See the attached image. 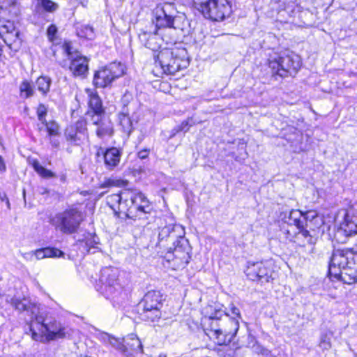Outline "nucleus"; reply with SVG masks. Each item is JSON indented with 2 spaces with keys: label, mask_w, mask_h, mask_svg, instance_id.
Wrapping results in <instances>:
<instances>
[{
  "label": "nucleus",
  "mask_w": 357,
  "mask_h": 357,
  "mask_svg": "<svg viewBox=\"0 0 357 357\" xmlns=\"http://www.w3.org/2000/svg\"><path fill=\"white\" fill-rule=\"evenodd\" d=\"M124 196V190L122 191L120 194H114L108 197L109 202L113 204L112 207L114 206V204H117L119 206V210L122 212L121 204L125 202Z\"/></svg>",
  "instance_id": "36"
},
{
  "label": "nucleus",
  "mask_w": 357,
  "mask_h": 357,
  "mask_svg": "<svg viewBox=\"0 0 357 357\" xmlns=\"http://www.w3.org/2000/svg\"><path fill=\"white\" fill-rule=\"evenodd\" d=\"M153 316V310H145L144 309L143 317L144 319L146 321H150L151 322H154L158 319H152L151 317Z\"/></svg>",
  "instance_id": "45"
},
{
  "label": "nucleus",
  "mask_w": 357,
  "mask_h": 357,
  "mask_svg": "<svg viewBox=\"0 0 357 357\" xmlns=\"http://www.w3.org/2000/svg\"><path fill=\"white\" fill-rule=\"evenodd\" d=\"M87 115L91 117V122L95 127L100 124L103 120L107 119L105 115V112H95L94 111H89Z\"/></svg>",
  "instance_id": "31"
},
{
  "label": "nucleus",
  "mask_w": 357,
  "mask_h": 357,
  "mask_svg": "<svg viewBox=\"0 0 357 357\" xmlns=\"http://www.w3.org/2000/svg\"><path fill=\"white\" fill-rule=\"evenodd\" d=\"M155 63L159 64L165 73L174 75L189 65L187 51L178 47L164 48L156 56Z\"/></svg>",
  "instance_id": "6"
},
{
  "label": "nucleus",
  "mask_w": 357,
  "mask_h": 357,
  "mask_svg": "<svg viewBox=\"0 0 357 357\" xmlns=\"http://www.w3.org/2000/svg\"><path fill=\"white\" fill-rule=\"evenodd\" d=\"M82 220V213L76 208H68L56 214L54 219L56 227L67 234L76 232Z\"/></svg>",
  "instance_id": "11"
},
{
  "label": "nucleus",
  "mask_w": 357,
  "mask_h": 357,
  "mask_svg": "<svg viewBox=\"0 0 357 357\" xmlns=\"http://www.w3.org/2000/svg\"><path fill=\"white\" fill-rule=\"evenodd\" d=\"M20 92L22 98H29L33 96L34 89L30 82L24 80L20 85Z\"/></svg>",
  "instance_id": "30"
},
{
  "label": "nucleus",
  "mask_w": 357,
  "mask_h": 357,
  "mask_svg": "<svg viewBox=\"0 0 357 357\" xmlns=\"http://www.w3.org/2000/svg\"><path fill=\"white\" fill-rule=\"evenodd\" d=\"M119 123L123 131L130 134L133 129V122L129 116L128 114L122 112L119 114Z\"/></svg>",
  "instance_id": "26"
},
{
  "label": "nucleus",
  "mask_w": 357,
  "mask_h": 357,
  "mask_svg": "<svg viewBox=\"0 0 357 357\" xmlns=\"http://www.w3.org/2000/svg\"><path fill=\"white\" fill-rule=\"evenodd\" d=\"M119 271L114 267H105L101 270L100 282V293L114 303L119 304L125 294L118 282Z\"/></svg>",
  "instance_id": "7"
},
{
  "label": "nucleus",
  "mask_w": 357,
  "mask_h": 357,
  "mask_svg": "<svg viewBox=\"0 0 357 357\" xmlns=\"http://www.w3.org/2000/svg\"><path fill=\"white\" fill-rule=\"evenodd\" d=\"M273 266L271 260L250 261L248 262L245 274L250 280L261 283L268 282L275 278V273L273 271Z\"/></svg>",
  "instance_id": "12"
},
{
  "label": "nucleus",
  "mask_w": 357,
  "mask_h": 357,
  "mask_svg": "<svg viewBox=\"0 0 357 357\" xmlns=\"http://www.w3.org/2000/svg\"><path fill=\"white\" fill-rule=\"evenodd\" d=\"M157 31H158V30ZM158 34H160L158 32L153 34L143 32L139 34V37L140 40L144 43V45L147 48L155 50L159 47V45L157 44V40H159L158 37Z\"/></svg>",
  "instance_id": "25"
},
{
  "label": "nucleus",
  "mask_w": 357,
  "mask_h": 357,
  "mask_svg": "<svg viewBox=\"0 0 357 357\" xmlns=\"http://www.w3.org/2000/svg\"><path fill=\"white\" fill-rule=\"evenodd\" d=\"M155 26L158 29L161 28H174L176 20L177 10L174 3L164 2L157 6L154 11Z\"/></svg>",
  "instance_id": "15"
},
{
  "label": "nucleus",
  "mask_w": 357,
  "mask_h": 357,
  "mask_svg": "<svg viewBox=\"0 0 357 357\" xmlns=\"http://www.w3.org/2000/svg\"><path fill=\"white\" fill-rule=\"evenodd\" d=\"M109 345L124 354H126V351L128 349L127 346L124 344L123 339H118L113 336L110 341Z\"/></svg>",
  "instance_id": "37"
},
{
  "label": "nucleus",
  "mask_w": 357,
  "mask_h": 357,
  "mask_svg": "<svg viewBox=\"0 0 357 357\" xmlns=\"http://www.w3.org/2000/svg\"><path fill=\"white\" fill-rule=\"evenodd\" d=\"M316 216L314 212L303 213L299 210H291L288 215L284 214L282 220L283 225L281 230L284 234L286 238L290 241L298 243L302 246L306 244H314L315 238L312 237L307 227V219L314 218Z\"/></svg>",
  "instance_id": "1"
},
{
  "label": "nucleus",
  "mask_w": 357,
  "mask_h": 357,
  "mask_svg": "<svg viewBox=\"0 0 357 357\" xmlns=\"http://www.w3.org/2000/svg\"><path fill=\"white\" fill-rule=\"evenodd\" d=\"M125 202L121 204L122 212L128 218L139 220V224L146 226L151 222L155 216L146 197L141 192L134 190H124Z\"/></svg>",
  "instance_id": "2"
},
{
  "label": "nucleus",
  "mask_w": 357,
  "mask_h": 357,
  "mask_svg": "<svg viewBox=\"0 0 357 357\" xmlns=\"http://www.w3.org/2000/svg\"><path fill=\"white\" fill-rule=\"evenodd\" d=\"M47 129L49 136H56L59 135V127L57 123L54 121L42 123Z\"/></svg>",
  "instance_id": "38"
},
{
  "label": "nucleus",
  "mask_w": 357,
  "mask_h": 357,
  "mask_svg": "<svg viewBox=\"0 0 357 357\" xmlns=\"http://www.w3.org/2000/svg\"><path fill=\"white\" fill-rule=\"evenodd\" d=\"M185 229L181 225L169 223L160 227L156 246L164 251L172 250L173 246L180 243V240L185 238Z\"/></svg>",
  "instance_id": "9"
},
{
  "label": "nucleus",
  "mask_w": 357,
  "mask_h": 357,
  "mask_svg": "<svg viewBox=\"0 0 357 357\" xmlns=\"http://www.w3.org/2000/svg\"><path fill=\"white\" fill-rule=\"evenodd\" d=\"M6 170V166L3 158L0 155V172L3 173Z\"/></svg>",
  "instance_id": "49"
},
{
  "label": "nucleus",
  "mask_w": 357,
  "mask_h": 357,
  "mask_svg": "<svg viewBox=\"0 0 357 357\" xmlns=\"http://www.w3.org/2000/svg\"><path fill=\"white\" fill-rule=\"evenodd\" d=\"M65 51L70 61L68 69L73 76L85 78L89 73V59L79 52L72 53L69 44L65 45Z\"/></svg>",
  "instance_id": "16"
},
{
  "label": "nucleus",
  "mask_w": 357,
  "mask_h": 357,
  "mask_svg": "<svg viewBox=\"0 0 357 357\" xmlns=\"http://www.w3.org/2000/svg\"><path fill=\"white\" fill-rule=\"evenodd\" d=\"M65 137L73 145L79 146L84 144L89 138L86 121L81 119L75 124L68 126L65 130Z\"/></svg>",
  "instance_id": "17"
},
{
  "label": "nucleus",
  "mask_w": 357,
  "mask_h": 357,
  "mask_svg": "<svg viewBox=\"0 0 357 357\" xmlns=\"http://www.w3.org/2000/svg\"><path fill=\"white\" fill-rule=\"evenodd\" d=\"M162 295L158 291H149L144 296V309L145 310H153L152 319H160L161 316L160 309L162 305Z\"/></svg>",
  "instance_id": "18"
},
{
  "label": "nucleus",
  "mask_w": 357,
  "mask_h": 357,
  "mask_svg": "<svg viewBox=\"0 0 357 357\" xmlns=\"http://www.w3.org/2000/svg\"><path fill=\"white\" fill-rule=\"evenodd\" d=\"M149 151L147 149H144V150H142L138 152V157L140 158V159H145L148 157L149 155Z\"/></svg>",
  "instance_id": "47"
},
{
  "label": "nucleus",
  "mask_w": 357,
  "mask_h": 357,
  "mask_svg": "<svg viewBox=\"0 0 357 357\" xmlns=\"http://www.w3.org/2000/svg\"><path fill=\"white\" fill-rule=\"evenodd\" d=\"M22 257L26 260L32 261L33 258V251H31L30 252H26V253L22 254Z\"/></svg>",
  "instance_id": "48"
},
{
  "label": "nucleus",
  "mask_w": 357,
  "mask_h": 357,
  "mask_svg": "<svg viewBox=\"0 0 357 357\" xmlns=\"http://www.w3.org/2000/svg\"><path fill=\"white\" fill-rule=\"evenodd\" d=\"M257 341L256 337L249 333L246 336L243 337L239 347H246L250 349L253 347V344Z\"/></svg>",
  "instance_id": "39"
},
{
  "label": "nucleus",
  "mask_w": 357,
  "mask_h": 357,
  "mask_svg": "<svg viewBox=\"0 0 357 357\" xmlns=\"http://www.w3.org/2000/svg\"><path fill=\"white\" fill-rule=\"evenodd\" d=\"M8 198L7 197V195L6 193L4 192H2V193H0V199L1 201L2 202H6V200H7Z\"/></svg>",
  "instance_id": "50"
},
{
  "label": "nucleus",
  "mask_w": 357,
  "mask_h": 357,
  "mask_svg": "<svg viewBox=\"0 0 357 357\" xmlns=\"http://www.w3.org/2000/svg\"><path fill=\"white\" fill-rule=\"evenodd\" d=\"M266 357H275V356H273L272 354H270V356H268Z\"/></svg>",
  "instance_id": "55"
},
{
  "label": "nucleus",
  "mask_w": 357,
  "mask_h": 357,
  "mask_svg": "<svg viewBox=\"0 0 357 357\" xmlns=\"http://www.w3.org/2000/svg\"><path fill=\"white\" fill-rule=\"evenodd\" d=\"M33 257H35L37 260H40L46 257H61L63 255V252L61 250L50 248L38 249L35 251H33Z\"/></svg>",
  "instance_id": "24"
},
{
  "label": "nucleus",
  "mask_w": 357,
  "mask_h": 357,
  "mask_svg": "<svg viewBox=\"0 0 357 357\" xmlns=\"http://www.w3.org/2000/svg\"><path fill=\"white\" fill-rule=\"evenodd\" d=\"M123 342L128 348L126 354H132V353H130V351L137 354L142 352V342L135 334L131 333L127 335L123 338Z\"/></svg>",
  "instance_id": "21"
},
{
  "label": "nucleus",
  "mask_w": 357,
  "mask_h": 357,
  "mask_svg": "<svg viewBox=\"0 0 357 357\" xmlns=\"http://www.w3.org/2000/svg\"><path fill=\"white\" fill-rule=\"evenodd\" d=\"M340 229L347 236L357 234V206L352 207L347 211Z\"/></svg>",
  "instance_id": "19"
},
{
  "label": "nucleus",
  "mask_w": 357,
  "mask_h": 357,
  "mask_svg": "<svg viewBox=\"0 0 357 357\" xmlns=\"http://www.w3.org/2000/svg\"><path fill=\"white\" fill-rule=\"evenodd\" d=\"M97 337L105 344L109 345L112 336L107 333L100 332L97 334Z\"/></svg>",
  "instance_id": "44"
},
{
  "label": "nucleus",
  "mask_w": 357,
  "mask_h": 357,
  "mask_svg": "<svg viewBox=\"0 0 357 357\" xmlns=\"http://www.w3.org/2000/svg\"><path fill=\"white\" fill-rule=\"evenodd\" d=\"M51 79L48 77H39L36 82V87L43 95H46L50 88Z\"/></svg>",
  "instance_id": "27"
},
{
  "label": "nucleus",
  "mask_w": 357,
  "mask_h": 357,
  "mask_svg": "<svg viewBox=\"0 0 357 357\" xmlns=\"http://www.w3.org/2000/svg\"><path fill=\"white\" fill-rule=\"evenodd\" d=\"M11 304L19 311L28 310L30 307V303L26 298L20 299L18 298H13L11 300Z\"/></svg>",
  "instance_id": "33"
},
{
  "label": "nucleus",
  "mask_w": 357,
  "mask_h": 357,
  "mask_svg": "<svg viewBox=\"0 0 357 357\" xmlns=\"http://www.w3.org/2000/svg\"><path fill=\"white\" fill-rule=\"evenodd\" d=\"M77 35L79 37L92 40L95 37L94 29L89 25H80L77 26Z\"/></svg>",
  "instance_id": "29"
},
{
  "label": "nucleus",
  "mask_w": 357,
  "mask_h": 357,
  "mask_svg": "<svg viewBox=\"0 0 357 357\" xmlns=\"http://www.w3.org/2000/svg\"><path fill=\"white\" fill-rule=\"evenodd\" d=\"M15 31L13 24L10 21H2L0 20V37L5 34L12 33Z\"/></svg>",
  "instance_id": "35"
},
{
  "label": "nucleus",
  "mask_w": 357,
  "mask_h": 357,
  "mask_svg": "<svg viewBox=\"0 0 357 357\" xmlns=\"http://www.w3.org/2000/svg\"><path fill=\"white\" fill-rule=\"evenodd\" d=\"M105 194V192H102L100 196H102Z\"/></svg>",
  "instance_id": "58"
},
{
  "label": "nucleus",
  "mask_w": 357,
  "mask_h": 357,
  "mask_svg": "<svg viewBox=\"0 0 357 357\" xmlns=\"http://www.w3.org/2000/svg\"><path fill=\"white\" fill-rule=\"evenodd\" d=\"M6 204L7 205L8 208L10 209V202H9L8 199L7 200H6Z\"/></svg>",
  "instance_id": "53"
},
{
  "label": "nucleus",
  "mask_w": 357,
  "mask_h": 357,
  "mask_svg": "<svg viewBox=\"0 0 357 357\" xmlns=\"http://www.w3.org/2000/svg\"><path fill=\"white\" fill-rule=\"evenodd\" d=\"M128 182L123 179L107 178L100 185V188H106L109 187H124L127 185Z\"/></svg>",
  "instance_id": "32"
},
{
  "label": "nucleus",
  "mask_w": 357,
  "mask_h": 357,
  "mask_svg": "<svg viewBox=\"0 0 357 357\" xmlns=\"http://www.w3.org/2000/svg\"><path fill=\"white\" fill-rule=\"evenodd\" d=\"M125 71L126 68L123 64L119 62L110 63L95 73L93 83L96 87H106L114 80L123 76Z\"/></svg>",
  "instance_id": "13"
},
{
  "label": "nucleus",
  "mask_w": 357,
  "mask_h": 357,
  "mask_svg": "<svg viewBox=\"0 0 357 357\" xmlns=\"http://www.w3.org/2000/svg\"><path fill=\"white\" fill-rule=\"evenodd\" d=\"M85 91L89 97V105L91 109L90 111L95 112H102L104 111L102 105V101L95 89H86Z\"/></svg>",
  "instance_id": "22"
},
{
  "label": "nucleus",
  "mask_w": 357,
  "mask_h": 357,
  "mask_svg": "<svg viewBox=\"0 0 357 357\" xmlns=\"http://www.w3.org/2000/svg\"><path fill=\"white\" fill-rule=\"evenodd\" d=\"M231 0H210L204 6L203 15L213 21H222L231 13Z\"/></svg>",
  "instance_id": "14"
},
{
  "label": "nucleus",
  "mask_w": 357,
  "mask_h": 357,
  "mask_svg": "<svg viewBox=\"0 0 357 357\" xmlns=\"http://www.w3.org/2000/svg\"><path fill=\"white\" fill-rule=\"evenodd\" d=\"M81 4H82L83 6H85L84 3L83 1H81Z\"/></svg>",
  "instance_id": "56"
},
{
  "label": "nucleus",
  "mask_w": 357,
  "mask_h": 357,
  "mask_svg": "<svg viewBox=\"0 0 357 357\" xmlns=\"http://www.w3.org/2000/svg\"><path fill=\"white\" fill-rule=\"evenodd\" d=\"M225 314H229V317L230 318L235 317L236 319H238V322L239 320H242L240 310L236 306H234L233 304H231L229 305V312L227 313H225Z\"/></svg>",
  "instance_id": "41"
},
{
  "label": "nucleus",
  "mask_w": 357,
  "mask_h": 357,
  "mask_svg": "<svg viewBox=\"0 0 357 357\" xmlns=\"http://www.w3.org/2000/svg\"><path fill=\"white\" fill-rule=\"evenodd\" d=\"M158 357H167L165 354H160Z\"/></svg>",
  "instance_id": "54"
},
{
  "label": "nucleus",
  "mask_w": 357,
  "mask_h": 357,
  "mask_svg": "<svg viewBox=\"0 0 357 357\" xmlns=\"http://www.w3.org/2000/svg\"><path fill=\"white\" fill-rule=\"evenodd\" d=\"M250 349L253 353L257 355H261L264 357L270 356V354H271V351L259 343L257 340L255 343L253 344V347H250Z\"/></svg>",
  "instance_id": "34"
},
{
  "label": "nucleus",
  "mask_w": 357,
  "mask_h": 357,
  "mask_svg": "<svg viewBox=\"0 0 357 357\" xmlns=\"http://www.w3.org/2000/svg\"><path fill=\"white\" fill-rule=\"evenodd\" d=\"M2 50L0 48V56L1 55Z\"/></svg>",
  "instance_id": "57"
},
{
  "label": "nucleus",
  "mask_w": 357,
  "mask_h": 357,
  "mask_svg": "<svg viewBox=\"0 0 357 357\" xmlns=\"http://www.w3.org/2000/svg\"><path fill=\"white\" fill-rule=\"evenodd\" d=\"M47 114V109L45 106L43 104H40L37 108V115L38 120L41 123H44L45 121V116Z\"/></svg>",
  "instance_id": "43"
},
{
  "label": "nucleus",
  "mask_w": 357,
  "mask_h": 357,
  "mask_svg": "<svg viewBox=\"0 0 357 357\" xmlns=\"http://www.w3.org/2000/svg\"><path fill=\"white\" fill-rule=\"evenodd\" d=\"M31 165L34 170L44 178L56 177V174L54 172L45 168L37 160H33L31 162Z\"/></svg>",
  "instance_id": "28"
},
{
  "label": "nucleus",
  "mask_w": 357,
  "mask_h": 357,
  "mask_svg": "<svg viewBox=\"0 0 357 357\" xmlns=\"http://www.w3.org/2000/svg\"><path fill=\"white\" fill-rule=\"evenodd\" d=\"M188 125V121H183L181 126V130H184L185 127L187 126Z\"/></svg>",
  "instance_id": "51"
},
{
  "label": "nucleus",
  "mask_w": 357,
  "mask_h": 357,
  "mask_svg": "<svg viewBox=\"0 0 357 357\" xmlns=\"http://www.w3.org/2000/svg\"><path fill=\"white\" fill-rule=\"evenodd\" d=\"M57 31V28L55 25L52 24L47 29V35L50 39L52 40Z\"/></svg>",
  "instance_id": "46"
},
{
  "label": "nucleus",
  "mask_w": 357,
  "mask_h": 357,
  "mask_svg": "<svg viewBox=\"0 0 357 357\" xmlns=\"http://www.w3.org/2000/svg\"><path fill=\"white\" fill-rule=\"evenodd\" d=\"M218 312L205 318L204 331L210 339L219 345L229 344L239 329V322L235 317L230 318L224 314V318L218 317Z\"/></svg>",
  "instance_id": "3"
},
{
  "label": "nucleus",
  "mask_w": 357,
  "mask_h": 357,
  "mask_svg": "<svg viewBox=\"0 0 357 357\" xmlns=\"http://www.w3.org/2000/svg\"><path fill=\"white\" fill-rule=\"evenodd\" d=\"M52 144L54 146L57 147L59 145V142L57 140H54L52 142Z\"/></svg>",
  "instance_id": "52"
},
{
  "label": "nucleus",
  "mask_w": 357,
  "mask_h": 357,
  "mask_svg": "<svg viewBox=\"0 0 357 357\" xmlns=\"http://www.w3.org/2000/svg\"><path fill=\"white\" fill-rule=\"evenodd\" d=\"M29 331L33 340L46 342L70 335V330L55 319L47 318L43 313L36 314L31 320Z\"/></svg>",
  "instance_id": "4"
},
{
  "label": "nucleus",
  "mask_w": 357,
  "mask_h": 357,
  "mask_svg": "<svg viewBox=\"0 0 357 357\" xmlns=\"http://www.w3.org/2000/svg\"><path fill=\"white\" fill-rule=\"evenodd\" d=\"M42 6L45 10L49 12H54L58 8V5L51 0H42Z\"/></svg>",
  "instance_id": "42"
},
{
  "label": "nucleus",
  "mask_w": 357,
  "mask_h": 357,
  "mask_svg": "<svg viewBox=\"0 0 357 357\" xmlns=\"http://www.w3.org/2000/svg\"><path fill=\"white\" fill-rule=\"evenodd\" d=\"M104 154L105 164L107 169H112L116 167L121 159V152L116 148H111L105 152L102 150Z\"/></svg>",
  "instance_id": "20"
},
{
  "label": "nucleus",
  "mask_w": 357,
  "mask_h": 357,
  "mask_svg": "<svg viewBox=\"0 0 357 357\" xmlns=\"http://www.w3.org/2000/svg\"><path fill=\"white\" fill-rule=\"evenodd\" d=\"M178 244L172 247L164 257L163 265L172 270H181L184 268L190 259V246L188 240L182 238Z\"/></svg>",
  "instance_id": "8"
},
{
  "label": "nucleus",
  "mask_w": 357,
  "mask_h": 357,
  "mask_svg": "<svg viewBox=\"0 0 357 357\" xmlns=\"http://www.w3.org/2000/svg\"><path fill=\"white\" fill-rule=\"evenodd\" d=\"M319 347L323 351L328 350L329 349H331V337L327 333H324L321 335Z\"/></svg>",
  "instance_id": "40"
},
{
  "label": "nucleus",
  "mask_w": 357,
  "mask_h": 357,
  "mask_svg": "<svg viewBox=\"0 0 357 357\" xmlns=\"http://www.w3.org/2000/svg\"><path fill=\"white\" fill-rule=\"evenodd\" d=\"M268 66L273 75L286 77L298 72L301 68V60L296 54L285 55L270 59Z\"/></svg>",
  "instance_id": "10"
},
{
  "label": "nucleus",
  "mask_w": 357,
  "mask_h": 357,
  "mask_svg": "<svg viewBox=\"0 0 357 357\" xmlns=\"http://www.w3.org/2000/svg\"><path fill=\"white\" fill-rule=\"evenodd\" d=\"M95 132L100 139L111 137L113 134V124L109 119L103 120L100 124L96 126Z\"/></svg>",
  "instance_id": "23"
},
{
  "label": "nucleus",
  "mask_w": 357,
  "mask_h": 357,
  "mask_svg": "<svg viewBox=\"0 0 357 357\" xmlns=\"http://www.w3.org/2000/svg\"><path fill=\"white\" fill-rule=\"evenodd\" d=\"M328 272L331 277L338 280L342 278L343 273L357 280V253L349 249L334 250Z\"/></svg>",
  "instance_id": "5"
}]
</instances>
